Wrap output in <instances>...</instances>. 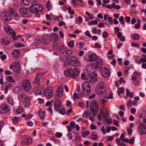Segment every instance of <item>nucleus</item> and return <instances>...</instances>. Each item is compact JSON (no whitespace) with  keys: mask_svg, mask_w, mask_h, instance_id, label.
Returning a JSON list of instances; mask_svg holds the SVG:
<instances>
[{"mask_svg":"<svg viewBox=\"0 0 146 146\" xmlns=\"http://www.w3.org/2000/svg\"><path fill=\"white\" fill-rule=\"evenodd\" d=\"M79 73L80 71L77 68L74 69L68 68L64 72V74L66 76L74 79L77 78V76L79 75Z\"/></svg>","mask_w":146,"mask_h":146,"instance_id":"f257e3e1","label":"nucleus"},{"mask_svg":"<svg viewBox=\"0 0 146 146\" xmlns=\"http://www.w3.org/2000/svg\"><path fill=\"white\" fill-rule=\"evenodd\" d=\"M65 65H70L74 67H78L80 65V63L78 58L74 56H71L68 60L64 62Z\"/></svg>","mask_w":146,"mask_h":146,"instance_id":"f03ea898","label":"nucleus"},{"mask_svg":"<svg viewBox=\"0 0 146 146\" xmlns=\"http://www.w3.org/2000/svg\"><path fill=\"white\" fill-rule=\"evenodd\" d=\"M54 106V110L58 111L61 114L64 115L65 113L66 109L63 108L59 100L57 99L55 101Z\"/></svg>","mask_w":146,"mask_h":146,"instance_id":"7ed1b4c3","label":"nucleus"},{"mask_svg":"<svg viewBox=\"0 0 146 146\" xmlns=\"http://www.w3.org/2000/svg\"><path fill=\"white\" fill-rule=\"evenodd\" d=\"M103 116L104 118L105 121L107 122L108 124H110L112 123L111 119L110 118V115L108 114V112L107 110H106L105 113L104 111H102L101 113L98 115L97 116L98 119L100 120H101V117Z\"/></svg>","mask_w":146,"mask_h":146,"instance_id":"20e7f679","label":"nucleus"},{"mask_svg":"<svg viewBox=\"0 0 146 146\" xmlns=\"http://www.w3.org/2000/svg\"><path fill=\"white\" fill-rule=\"evenodd\" d=\"M82 94L85 95H88L90 93L91 87L88 83H84L82 86Z\"/></svg>","mask_w":146,"mask_h":146,"instance_id":"39448f33","label":"nucleus"},{"mask_svg":"<svg viewBox=\"0 0 146 146\" xmlns=\"http://www.w3.org/2000/svg\"><path fill=\"white\" fill-rule=\"evenodd\" d=\"M10 110V107L6 104H2L0 106V114H5L9 111Z\"/></svg>","mask_w":146,"mask_h":146,"instance_id":"423d86ee","label":"nucleus"},{"mask_svg":"<svg viewBox=\"0 0 146 146\" xmlns=\"http://www.w3.org/2000/svg\"><path fill=\"white\" fill-rule=\"evenodd\" d=\"M42 10V6L40 4H34L32 5L30 8V11L33 13L40 12Z\"/></svg>","mask_w":146,"mask_h":146,"instance_id":"0eeeda50","label":"nucleus"},{"mask_svg":"<svg viewBox=\"0 0 146 146\" xmlns=\"http://www.w3.org/2000/svg\"><path fill=\"white\" fill-rule=\"evenodd\" d=\"M90 108L91 112L94 115H96L98 110V107L96 101H92L90 104Z\"/></svg>","mask_w":146,"mask_h":146,"instance_id":"6e6552de","label":"nucleus"},{"mask_svg":"<svg viewBox=\"0 0 146 146\" xmlns=\"http://www.w3.org/2000/svg\"><path fill=\"white\" fill-rule=\"evenodd\" d=\"M44 93L47 98H52L53 94L52 88L50 86L47 87L46 89L44 90Z\"/></svg>","mask_w":146,"mask_h":146,"instance_id":"1a4fd4ad","label":"nucleus"},{"mask_svg":"<svg viewBox=\"0 0 146 146\" xmlns=\"http://www.w3.org/2000/svg\"><path fill=\"white\" fill-rule=\"evenodd\" d=\"M23 89L25 91H28L31 88V85L30 81L27 80L24 81L21 85Z\"/></svg>","mask_w":146,"mask_h":146,"instance_id":"9d476101","label":"nucleus"},{"mask_svg":"<svg viewBox=\"0 0 146 146\" xmlns=\"http://www.w3.org/2000/svg\"><path fill=\"white\" fill-rule=\"evenodd\" d=\"M138 130L141 135L146 134V125L143 123L139 124L138 127Z\"/></svg>","mask_w":146,"mask_h":146,"instance_id":"9b49d317","label":"nucleus"},{"mask_svg":"<svg viewBox=\"0 0 146 146\" xmlns=\"http://www.w3.org/2000/svg\"><path fill=\"white\" fill-rule=\"evenodd\" d=\"M104 83L102 82H100L98 84L96 88V92L98 94L101 95L103 94L102 90L104 88Z\"/></svg>","mask_w":146,"mask_h":146,"instance_id":"f8f14e48","label":"nucleus"},{"mask_svg":"<svg viewBox=\"0 0 146 146\" xmlns=\"http://www.w3.org/2000/svg\"><path fill=\"white\" fill-rule=\"evenodd\" d=\"M63 86L60 85L55 93V96L56 97L59 98L61 97L63 95Z\"/></svg>","mask_w":146,"mask_h":146,"instance_id":"ddd939ff","label":"nucleus"},{"mask_svg":"<svg viewBox=\"0 0 146 146\" xmlns=\"http://www.w3.org/2000/svg\"><path fill=\"white\" fill-rule=\"evenodd\" d=\"M102 74L104 77H108L110 75L109 70L106 67L103 68L102 69Z\"/></svg>","mask_w":146,"mask_h":146,"instance_id":"4468645a","label":"nucleus"},{"mask_svg":"<svg viewBox=\"0 0 146 146\" xmlns=\"http://www.w3.org/2000/svg\"><path fill=\"white\" fill-rule=\"evenodd\" d=\"M97 74H96L95 76H91L90 74H88V80H89L90 83L93 84L97 81L98 80L97 78Z\"/></svg>","mask_w":146,"mask_h":146,"instance_id":"2eb2a0df","label":"nucleus"},{"mask_svg":"<svg viewBox=\"0 0 146 146\" xmlns=\"http://www.w3.org/2000/svg\"><path fill=\"white\" fill-rule=\"evenodd\" d=\"M19 11L21 14L23 16L27 17V15H28L29 11L27 8L22 7L20 8L19 10Z\"/></svg>","mask_w":146,"mask_h":146,"instance_id":"dca6fc26","label":"nucleus"},{"mask_svg":"<svg viewBox=\"0 0 146 146\" xmlns=\"http://www.w3.org/2000/svg\"><path fill=\"white\" fill-rule=\"evenodd\" d=\"M92 66L95 68H100L102 66V61L100 59L92 64Z\"/></svg>","mask_w":146,"mask_h":146,"instance_id":"f3484780","label":"nucleus"},{"mask_svg":"<svg viewBox=\"0 0 146 146\" xmlns=\"http://www.w3.org/2000/svg\"><path fill=\"white\" fill-rule=\"evenodd\" d=\"M13 66V70L14 72L16 73H19L20 70V67L19 62H14Z\"/></svg>","mask_w":146,"mask_h":146,"instance_id":"a211bd4d","label":"nucleus"},{"mask_svg":"<svg viewBox=\"0 0 146 146\" xmlns=\"http://www.w3.org/2000/svg\"><path fill=\"white\" fill-rule=\"evenodd\" d=\"M3 19L6 21H9L11 19V16L8 12H4L3 14Z\"/></svg>","mask_w":146,"mask_h":146,"instance_id":"6ab92c4d","label":"nucleus"},{"mask_svg":"<svg viewBox=\"0 0 146 146\" xmlns=\"http://www.w3.org/2000/svg\"><path fill=\"white\" fill-rule=\"evenodd\" d=\"M42 43L44 44H48L50 42V37L48 36H45L41 38Z\"/></svg>","mask_w":146,"mask_h":146,"instance_id":"aec40b11","label":"nucleus"},{"mask_svg":"<svg viewBox=\"0 0 146 146\" xmlns=\"http://www.w3.org/2000/svg\"><path fill=\"white\" fill-rule=\"evenodd\" d=\"M50 38L53 42H56L58 39V35L56 33H52L50 34Z\"/></svg>","mask_w":146,"mask_h":146,"instance_id":"412c9836","label":"nucleus"},{"mask_svg":"<svg viewBox=\"0 0 146 146\" xmlns=\"http://www.w3.org/2000/svg\"><path fill=\"white\" fill-rule=\"evenodd\" d=\"M63 49L64 50V51L63 52V54H66V58L70 56L72 54V50L71 49H65V48H63Z\"/></svg>","mask_w":146,"mask_h":146,"instance_id":"4be33fe9","label":"nucleus"},{"mask_svg":"<svg viewBox=\"0 0 146 146\" xmlns=\"http://www.w3.org/2000/svg\"><path fill=\"white\" fill-rule=\"evenodd\" d=\"M20 55V51L18 50H15L12 52V56L15 58H18Z\"/></svg>","mask_w":146,"mask_h":146,"instance_id":"5701e85b","label":"nucleus"},{"mask_svg":"<svg viewBox=\"0 0 146 146\" xmlns=\"http://www.w3.org/2000/svg\"><path fill=\"white\" fill-rule=\"evenodd\" d=\"M98 57L96 55L92 54L89 56V61L90 62H92L94 61Z\"/></svg>","mask_w":146,"mask_h":146,"instance_id":"b1692460","label":"nucleus"},{"mask_svg":"<svg viewBox=\"0 0 146 146\" xmlns=\"http://www.w3.org/2000/svg\"><path fill=\"white\" fill-rule=\"evenodd\" d=\"M42 42L41 38H36L33 42L34 45L36 46H38Z\"/></svg>","mask_w":146,"mask_h":146,"instance_id":"393cba45","label":"nucleus"},{"mask_svg":"<svg viewBox=\"0 0 146 146\" xmlns=\"http://www.w3.org/2000/svg\"><path fill=\"white\" fill-rule=\"evenodd\" d=\"M131 38L133 40H137L139 38L140 35L136 33L133 34L131 35Z\"/></svg>","mask_w":146,"mask_h":146,"instance_id":"a878e982","label":"nucleus"},{"mask_svg":"<svg viewBox=\"0 0 146 146\" xmlns=\"http://www.w3.org/2000/svg\"><path fill=\"white\" fill-rule=\"evenodd\" d=\"M24 105L26 106H29L30 104V98L29 97H27L24 100Z\"/></svg>","mask_w":146,"mask_h":146,"instance_id":"bb28decb","label":"nucleus"},{"mask_svg":"<svg viewBox=\"0 0 146 146\" xmlns=\"http://www.w3.org/2000/svg\"><path fill=\"white\" fill-rule=\"evenodd\" d=\"M82 97V93L79 94L78 95L76 93H74L72 96L73 99L74 100L75 99L80 98Z\"/></svg>","mask_w":146,"mask_h":146,"instance_id":"cd10ccee","label":"nucleus"},{"mask_svg":"<svg viewBox=\"0 0 146 146\" xmlns=\"http://www.w3.org/2000/svg\"><path fill=\"white\" fill-rule=\"evenodd\" d=\"M38 115L39 117L42 119H43L45 115V114L44 111H42L39 110L38 112Z\"/></svg>","mask_w":146,"mask_h":146,"instance_id":"c85d7f7f","label":"nucleus"},{"mask_svg":"<svg viewBox=\"0 0 146 146\" xmlns=\"http://www.w3.org/2000/svg\"><path fill=\"white\" fill-rule=\"evenodd\" d=\"M7 32L9 34L12 35H13V36L15 35V34H16L15 31H13L9 27L7 28Z\"/></svg>","mask_w":146,"mask_h":146,"instance_id":"c756f323","label":"nucleus"},{"mask_svg":"<svg viewBox=\"0 0 146 146\" xmlns=\"http://www.w3.org/2000/svg\"><path fill=\"white\" fill-rule=\"evenodd\" d=\"M20 119V117H17L16 116L14 117L12 119L13 123L15 125L17 124L18 123V121Z\"/></svg>","mask_w":146,"mask_h":146,"instance_id":"7c9ffc66","label":"nucleus"},{"mask_svg":"<svg viewBox=\"0 0 146 146\" xmlns=\"http://www.w3.org/2000/svg\"><path fill=\"white\" fill-rule=\"evenodd\" d=\"M7 80L10 82L14 83L15 80L12 76H9L7 77Z\"/></svg>","mask_w":146,"mask_h":146,"instance_id":"2f4dec72","label":"nucleus"},{"mask_svg":"<svg viewBox=\"0 0 146 146\" xmlns=\"http://www.w3.org/2000/svg\"><path fill=\"white\" fill-rule=\"evenodd\" d=\"M90 138L92 140H95L98 138V136L97 135H95L94 133H92L90 136Z\"/></svg>","mask_w":146,"mask_h":146,"instance_id":"473e14b6","label":"nucleus"},{"mask_svg":"<svg viewBox=\"0 0 146 146\" xmlns=\"http://www.w3.org/2000/svg\"><path fill=\"white\" fill-rule=\"evenodd\" d=\"M39 74H36V76L35 77L34 81L33 83L34 84H36L39 81Z\"/></svg>","mask_w":146,"mask_h":146,"instance_id":"72a5a7b5","label":"nucleus"},{"mask_svg":"<svg viewBox=\"0 0 146 146\" xmlns=\"http://www.w3.org/2000/svg\"><path fill=\"white\" fill-rule=\"evenodd\" d=\"M33 116V115L31 114H29L26 115L25 114L22 115V117H25L26 119H29L31 118Z\"/></svg>","mask_w":146,"mask_h":146,"instance_id":"f704fd0d","label":"nucleus"},{"mask_svg":"<svg viewBox=\"0 0 146 146\" xmlns=\"http://www.w3.org/2000/svg\"><path fill=\"white\" fill-rule=\"evenodd\" d=\"M7 102L10 105L12 106L13 105V100L12 97H9L7 98Z\"/></svg>","mask_w":146,"mask_h":146,"instance_id":"c9c22d12","label":"nucleus"},{"mask_svg":"<svg viewBox=\"0 0 146 146\" xmlns=\"http://www.w3.org/2000/svg\"><path fill=\"white\" fill-rule=\"evenodd\" d=\"M113 53V50L112 49H111L108 52V54L109 55H112L111 56H108V57L109 58H114V54H112Z\"/></svg>","mask_w":146,"mask_h":146,"instance_id":"e433bc0d","label":"nucleus"},{"mask_svg":"<svg viewBox=\"0 0 146 146\" xmlns=\"http://www.w3.org/2000/svg\"><path fill=\"white\" fill-rule=\"evenodd\" d=\"M81 78L82 79L84 80H88V75L86 76V73L84 72L82 73L81 75Z\"/></svg>","mask_w":146,"mask_h":146,"instance_id":"4c0bfd02","label":"nucleus"},{"mask_svg":"<svg viewBox=\"0 0 146 146\" xmlns=\"http://www.w3.org/2000/svg\"><path fill=\"white\" fill-rule=\"evenodd\" d=\"M90 134V132L88 131L84 132L81 134V136L83 137H86L88 135Z\"/></svg>","mask_w":146,"mask_h":146,"instance_id":"58836bf2","label":"nucleus"},{"mask_svg":"<svg viewBox=\"0 0 146 146\" xmlns=\"http://www.w3.org/2000/svg\"><path fill=\"white\" fill-rule=\"evenodd\" d=\"M2 42L3 44L5 45L9 44L10 43V42L5 38H4L2 39Z\"/></svg>","mask_w":146,"mask_h":146,"instance_id":"ea45409f","label":"nucleus"},{"mask_svg":"<svg viewBox=\"0 0 146 146\" xmlns=\"http://www.w3.org/2000/svg\"><path fill=\"white\" fill-rule=\"evenodd\" d=\"M118 90L117 91V93L119 96L120 94L123 93L124 92V88H118Z\"/></svg>","mask_w":146,"mask_h":146,"instance_id":"a19ab883","label":"nucleus"},{"mask_svg":"<svg viewBox=\"0 0 146 146\" xmlns=\"http://www.w3.org/2000/svg\"><path fill=\"white\" fill-rule=\"evenodd\" d=\"M82 21V18L81 17H79L78 18L76 19V23L78 24L81 23Z\"/></svg>","mask_w":146,"mask_h":146,"instance_id":"79ce46f5","label":"nucleus"},{"mask_svg":"<svg viewBox=\"0 0 146 146\" xmlns=\"http://www.w3.org/2000/svg\"><path fill=\"white\" fill-rule=\"evenodd\" d=\"M86 14L88 16L90 20H92L93 19V15L91 14L90 13H89L87 11L86 12Z\"/></svg>","mask_w":146,"mask_h":146,"instance_id":"37998d69","label":"nucleus"},{"mask_svg":"<svg viewBox=\"0 0 146 146\" xmlns=\"http://www.w3.org/2000/svg\"><path fill=\"white\" fill-rule=\"evenodd\" d=\"M125 136L122 133L121 134L120 139V140L124 142H127L128 141H127V139H125L124 138Z\"/></svg>","mask_w":146,"mask_h":146,"instance_id":"c03bdc74","label":"nucleus"},{"mask_svg":"<svg viewBox=\"0 0 146 146\" xmlns=\"http://www.w3.org/2000/svg\"><path fill=\"white\" fill-rule=\"evenodd\" d=\"M102 35L104 38H106L108 37L109 34L108 32L105 31L102 33Z\"/></svg>","mask_w":146,"mask_h":146,"instance_id":"a18cd8bd","label":"nucleus"},{"mask_svg":"<svg viewBox=\"0 0 146 146\" xmlns=\"http://www.w3.org/2000/svg\"><path fill=\"white\" fill-rule=\"evenodd\" d=\"M98 23V21L97 20H95L93 21H91L89 22L88 24V25L90 26L93 24L97 25Z\"/></svg>","mask_w":146,"mask_h":146,"instance_id":"49530a36","label":"nucleus"},{"mask_svg":"<svg viewBox=\"0 0 146 146\" xmlns=\"http://www.w3.org/2000/svg\"><path fill=\"white\" fill-rule=\"evenodd\" d=\"M127 141H128L127 142H125L127 143L128 142L130 144H133L135 141V138L133 137L129 140L127 139Z\"/></svg>","mask_w":146,"mask_h":146,"instance_id":"de8ad7c7","label":"nucleus"},{"mask_svg":"<svg viewBox=\"0 0 146 146\" xmlns=\"http://www.w3.org/2000/svg\"><path fill=\"white\" fill-rule=\"evenodd\" d=\"M42 90H43L41 88H36L35 90V91H36V93L37 94H40L42 92Z\"/></svg>","mask_w":146,"mask_h":146,"instance_id":"09e8293b","label":"nucleus"},{"mask_svg":"<svg viewBox=\"0 0 146 146\" xmlns=\"http://www.w3.org/2000/svg\"><path fill=\"white\" fill-rule=\"evenodd\" d=\"M112 8H115L116 9H119L120 8V7L118 5H115V4L114 3H112Z\"/></svg>","mask_w":146,"mask_h":146,"instance_id":"8fccbe9b","label":"nucleus"},{"mask_svg":"<svg viewBox=\"0 0 146 146\" xmlns=\"http://www.w3.org/2000/svg\"><path fill=\"white\" fill-rule=\"evenodd\" d=\"M21 1L25 5H29L30 3L29 0H21Z\"/></svg>","mask_w":146,"mask_h":146,"instance_id":"3c124183","label":"nucleus"},{"mask_svg":"<svg viewBox=\"0 0 146 146\" xmlns=\"http://www.w3.org/2000/svg\"><path fill=\"white\" fill-rule=\"evenodd\" d=\"M25 97V94L24 93L19 94L18 96V97L19 99H22Z\"/></svg>","mask_w":146,"mask_h":146,"instance_id":"603ef678","label":"nucleus"},{"mask_svg":"<svg viewBox=\"0 0 146 146\" xmlns=\"http://www.w3.org/2000/svg\"><path fill=\"white\" fill-rule=\"evenodd\" d=\"M68 9V12L69 14H74V11L72 9L71 7H69Z\"/></svg>","mask_w":146,"mask_h":146,"instance_id":"864d4df0","label":"nucleus"},{"mask_svg":"<svg viewBox=\"0 0 146 146\" xmlns=\"http://www.w3.org/2000/svg\"><path fill=\"white\" fill-rule=\"evenodd\" d=\"M119 20L121 24H124V19L123 17L122 16H121L119 18Z\"/></svg>","mask_w":146,"mask_h":146,"instance_id":"5fc2aeb1","label":"nucleus"},{"mask_svg":"<svg viewBox=\"0 0 146 146\" xmlns=\"http://www.w3.org/2000/svg\"><path fill=\"white\" fill-rule=\"evenodd\" d=\"M127 133L129 135H131L132 134V130L131 129H130L129 127H128L127 128Z\"/></svg>","mask_w":146,"mask_h":146,"instance_id":"6e6d98bb","label":"nucleus"},{"mask_svg":"<svg viewBox=\"0 0 146 146\" xmlns=\"http://www.w3.org/2000/svg\"><path fill=\"white\" fill-rule=\"evenodd\" d=\"M23 110V109L22 107H19V108L16 110V112L17 113H19L22 112Z\"/></svg>","mask_w":146,"mask_h":146,"instance_id":"4d7b16f0","label":"nucleus"},{"mask_svg":"<svg viewBox=\"0 0 146 146\" xmlns=\"http://www.w3.org/2000/svg\"><path fill=\"white\" fill-rule=\"evenodd\" d=\"M68 46L70 47H72L74 46V42L73 40H71L68 43Z\"/></svg>","mask_w":146,"mask_h":146,"instance_id":"13d9d810","label":"nucleus"},{"mask_svg":"<svg viewBox=\"0 0 146 146\" xmlns=\"http://www.w3.org/2000/svg\"><path fill=\"white\" fill-rule=\"evenodd\" d=\"M15 46L16 47H21L25 46V45L20 43H19L15 44Z\"/></svg>","mask_w":146,"mask_h":146,"instance_id":"bf43d9fd","label":"nucleus"},{"mask_svg":"<svg viewBox=\"0 0 146 146\" xmlns=\"http://www.w3.org/2000/svg\"><path fill=\"white\" fill-rule=\"evenodd\" d=\"M55 135L57 138H60L62 136V133L57 132L55 134Z\"/></svg>","mask_w":146,"mask_h":146,"instance_id":"052dcab7","label":"nucleus"},{"mask_svg":"<svg viewBox=\"0 0 146 146\" xmlns=\"http://www.w3.org/2000/svg\"><path fill=\"white\" fill-rule=\"evenodd\" d=\"M32 143V141L31 139L29 138L27 140L26 143L28 145H30Z\"/></svg>","mask_w":146,"mask_h":146,"instance_id":"680f3d73","label":"nucleus"},{"mask_svg":"<svg viewBox=\"0 0 146 146\" xmlns=\"http://www.w3.org/2000/svg\"><path fill=\"white\" fill-rule=\"evenodd\" d=\"M46 7L48 9H49L51 7L50 1L47 2L46 3Z\"/></svg>","mask_w":146,"mask_h":146,"instance_id":"e2e57ef3","label":"nucleus"},{"mask_svg":"<svg viewBox=\"0 0 146 146\" xmlns=\"http://www.w3.org/2000/svg\"><path fill=\"white\" fill-rule=\"evenodd\" d=\"M119 83L120 84H121L122 83L125 84V81H124V79L122 77H121L120 78V80L119 81Z\"/></svg>","mask_w":146,"mask_h":146,"instance_id":"0e129e2a","label":"nucleus"},{"mask_svg":"<svg viewBox=\"0 0 146 146\" xmlns=\"http://www.w3.org/2000/svg\"><path fill=\"white\" fill-rule=\"evenodd\" d=\"M81 139V137L80 135H77L75 137V141H79Z\"/></svg>","mask_w":146,"mask_h":146,"instance_id":"69168bd1","label":"nucleus"},{"mask_svg":"<svg viewBox=\"0 0 146 146\" xmlns=\"http://www.w3.org/2000/svg\"><path fill=\"white\" fill-rule=\"evenodd\" d=\"M131 46L133 47H137L138 48L140 47V45L137 44L135 43H132L131 44Z\"/></svg>","mask_w":146,"mask_h":146,"instance_id":"338daca9","label":"nucleus"},{"mask_svg":"<svg viewBox=\"0 0 146 146\" xmlns=\"http://www.w3.org/2000/svg\"><path fill=\"white\" fill-rule=\"evenodd\" d=\"M90 129L91 130L95 129H96V126L93 124H91L90 126Z\"/></svg>","mask_w":146,"mask_h":146,"instance_id":"774afa93","label":"nucleus"}]
</instances>
